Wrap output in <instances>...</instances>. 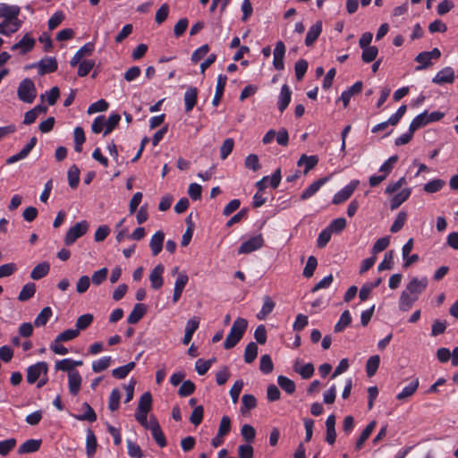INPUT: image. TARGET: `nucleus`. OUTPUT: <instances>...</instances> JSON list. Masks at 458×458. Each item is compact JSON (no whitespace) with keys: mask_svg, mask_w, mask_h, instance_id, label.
<instances>
[{"mask_svg":"<svg viewBox=\"0 0 458 458\" xmlns=\"http://www.w3.org/2000/svg\"><path fill=\"white\" fill-rule=\"evenodd\" d=\"M95 66V61L94 60H83L79 64L78 67V75L80 77H85L87 76L92 68Z\"/></svg>","mask_w":458,"mask_h":458,"instance_id":"nucleus-57","label":"nucleus"},{"mask_svg":"<svg viewBox=\"0 0 458 458\" xmlns=\"http://www.w3.org/2000/svg\"><path fill=\"white\" fill-rule=\"evenodd\" d=\"M151 431L152 437L155 439L156 443L160 447H165L166 445L165 437L157 422V420L151 419L149 421V428H148Z\"/></svg>","mask_w":458,"mask_h":458,"instance_id":"nucleus-14","label":"nucleus"},{"mask_svg":"<svg viewBox=\"0 0 458 458\" xmlns=\"http://www.w3.org/2000/svg\"><path fill=\"white\" fill-rule=\"evenodd\" d=\"M89 225L86 220L76 223L66 233L64 242V244L70 246L73 244L79 238L87 233Z\"/></svg>","mask_w":458,"mask_h":458,"instance_id":"nucleus-3","label":"nucleus"},{"mask_svg":"<svg viewBox=\"0 0 458 458\" xmlns=\"http://www.w3.org/2000/svg\"><path fill=\"white\" fill-rule=\"evenodd\" d=\"M292 91L287 84H284L281 87L280 94L277 101V107L281 113H283L291 102Z\"/></svg>","mask_w":458,"mask_h":458,"instance_id":"nucleus-16","label":"nucleus"},{"mask_svg":"<svg viewBox=\"0 0 458 458\" xmlns=\"http://www.w3.org/2000/svg\"><path fill=\"white\" fill-rule=\"evenodd\" d=\"M52 315L53 311L50 307L43 308L39 314L36 317L34 325L38 327H44L48 322Z\"/></svg>","mask_w":458,"mask_h":458,"instance_id":"nucleus-38","label":"nucleus"},{"mask_svg":"<svg viewBox=\"0 0 458 458\" xmlns=\"http://www.w3.org/2000/svg\"><path fill=\"white\" fill-rule=\"evenodd\" d=\"M83 365L82 360H74L71 358H65L60 360H57L55 364V370L66 371L68 375L70 372H76V367H80Z\"/></svg>","mask_w":458,"mask_h":458,"instance_id":"nucleus-13","label":"nucleus"},{"mask_svg":"<svg viewBox=\"0 0 458 458\" xmlns=\"http://www.w3.org/2000/svg\"><path fill=\"white\" fill-rule=\"evenodd\" d=\"M82 377L79 371L70 372L68 375V388L69 392L72 395H77L81 390Z\"/></svg>","mask_w":458,"mask_h":458,"instance_id":"nucleus-20","label":"nucleus"},{"mask_svg":"<svg viewBox=\"0 0 458 458\" xmlns=\"http://www.w3.org/2000/svg\"><path fill=\"white\" fill-rule=\"evenodd\" d=\"M259 369L262 373L269 374L273 371L274 364L268 354H264L260 358Z\"/></svg>","mask_w":458,"mask_h":458,"instance_id":"nucleus-55","label":"nucleus"},{"mask_svg":"<svg viewBox=\"0 0 458 458\" xmlns=\"http://www.w3.org/2000/svg\"><path fill=\"white\" fill-rule=\"evenodd\" d=\"M152 405V395L149 392H145L140 398L137 410L149 411Z\"/></svg>","mask_w":458,"mask_h":458,"instance_id":"nucleus-49","label":"nucleus"},{"mask_svg":"<svg viewBox=\"0 0 458 458\" xmlns=\"http://www.w3.org/2000/svg\"><path fill=\"white\" fill-rule=\"evenodd\" d=\"M199 318L198 317H193L192 318L187 321L185 326V333L182 339L183 344L187 345L190 344V342L192 339L194 332L199 328Z\"/></svg>","mask_w":458,"mask_h":458,"instance_id":"nucleus-18","label":"nucleus"},{"mask_svg":"<svg viewBox=\"0 0 458 458\" xmlns=\"http://www.w3.org/2000/svg\"><path fill=\"white\" fill-rule=\"evenodd\" d=\"M234 146V140L232 138H227L224 140L220 147V157L225 160L232 153Z\"/></svg>","mask_w":458,"mask_h":458,"instance_id":"nucleus-51","label":"nucleus"},{"mask_svg":"<svg viewBox=\"0 0 458 458\" xmlns=\"http://www.w3.org/2000/svg\"><path fill=\"white\" fill-rule=\"evenodd\" d=\"M165 267L162 264L157 265L149 274L150 285L154 290L160 289L164 284L163 273Z\"/></svg>","mask_w":458,"mask_h":458,"instance_id":"nucleus-12","label":"nucleus"},{"mask_svg":"<svg viewBox=\"0 0 458 458\" xmlns=\"http://www.w3.org/2000/svg\"><path fill=\"white\" fill-rule=\"evenodd\" d=\"M454 81V71L449 66L440 70L432 79V81L437 84L453 83Z\"/></svg>","mask_w":458,"mask_h":458,"instance_id":"nucleus-15","label":"nucleus"},{"mask_svg":"<svg viewBox=\"0 0 458 458\" xmlns=\"http://www.w3.org/2000/svg\"><path fill=\"white\" fill-rule=\"evenodd\" d=\"M135 368V362L131 361L123 366L118 367L112 370V376L117 379L125 378L128 374Z\"/></svg>","mask_w":458,"mask_h":458,"instance_id":"nucleus-35","label":"nucleus"},{"mask_svg":"<svg viewBox=\"0 0 458 458\" xmlns=\"http://www.w3.org/2000/svg\"><path fill=\"white\" fill-rule=\"evenodd\" d=\"M376 424L377 423L375 420L370 421L364 428V430L361 432L360 437L357 439L355 444V448L357 450H360L363 447L364 443L367 441V439L369 437L370 434L374 430Z\"/></svg>","mask_w":458,"mask_h":458,"instance_id":"nucleus-32","label":"nucleus"},{"mask_svg":"<svg viewBox=\"0 0 458 458\" xmlns=\"http://www.w3.org/2000/svg\"><path fill=\"white\" fill-rule=\"evenodd\" d=\"M42 444L41 439H29L19 446L18 454H25L35 453L39 450Z\"/></svg>","mask_w":458,"mask_h":458,"instance_id":"nucleus-23","label":"nucleus"},{"mask_svg":"<svg viewBox=\"0 0 458 458\" xmlns=\"http://www.w3.org/2000/svg\"><path fill=\"white\" fill-rule=\"evenodd\" d=\"M37 66L38 68L39 74L54 72L58 67L55 57L43 58L38 63Z\"/></svg>","mask_w":458,"mask_h":458,"instance_id":"nucleus-17","label":"nucleus"},{"mask_svg":"<svg viewBox=\"0 0 458 458\" xmlns=\"http://www.w3.org/2000/svg\"><path fill=\"white\" fill-rule=\"evenodd\" d=\"M127 449H128V455L131 458H142L143 457V452L140 448V446L136 444L135 442L127 439Z\"/></svg>","mask_w":458,"mask_h":458,"instance_id":"nucleus-54","label":"nucleus"},{"mask_svg":"<svg viewBox=\"0 0 458 458\" xmlns=\"http://www.w3.org/2000/svg\"><path fill=\"white\" fill-rule=\"evenodd\" d=\"M318 266V260L314 256H310L308 258L306 266L304 267L302 275L306 278H310L314 275V272Z\"/></svg>","mask_w":458,"mask_h":458,"instance_id":"nucleus-52","label":"nucleus"},{"mask_svg":"<svg viewBox=\"0 0 458 458\" xmlns=\"http://www.w3.org/2000/svg\"><path fill=\"white\" fill-rule=\"evenodd\" d=\"M277 383L279 386L289 394H293L296 389L295 383L285 376H279L277 377Z\"/></svg>","mask_w":458,"mask_h":458,"instance_id":"nucleus-48","label":"nucleus"},{"mask_svg":"<svg viewBox=\"0 0 458 458\" xmlns=\"http://www.w3.org/2000/svg\"><path fill=\"white\" fill-rule=\"evenodd\" d=\"M18 98L28 104H31L37 98V89L33 81L30 78L23 79L17 89Z\"/></svg>","mask_w":458,"mask_h":458,"instance_id":"nucleus-2","label":"nucleus"},{"mask_svg":"<svg viewBox=\"0 0 458 458\" xmlns=\"http://www.w3.org/2000/svg\"><path fill=\"white\" fill-rule=\"evenodd\" d=\"M328 181V177L320 178L312 182L301 194V199L306 200L315 195L319 189Z\"/></svg>","mask_w":458,"mask_h":458,"instance_id":"nucleus-19","label":"nucleus"},{"mask_svg":"<svg viewBox=\"0 0 458 458\" xmlns=\"http://www.w3.org/2000/svg\"><path fill=\"white\" fill-rule=\"evenodd\" d=\"M248 327V322L245 318H237L227 335L225 341L224 343V347L225 349H231L234 347L242 339L243 334L245 333Z\"/></svg>","mask_w":458,"mask_h":458,"instance_id":"nucleus-1","label":"nucleus"},{"mask_svg":"<svg viewBox=\"0 0 458 458\" xmlns=\"http://www.w3.org/2000/svg\"><path fill=\"white\" fill-rule=\"evenodd\" d=\"M165 234L162 231L156 232L149 242V247L153 256L158 255L163 248Z\"/></svg>","mask_w":458,"mask_h":458,"instance_id":"nucleus-21","label":"nucleus"},{"mask_svg":"<svg viewBox=\"0 0 458 458\" xmlns=\"http://www.w3.org/2000/svg\"><path fill=\"white\" fill-rule=\"evenodd\" d=\"M258 345L254 342L249 343L244 351V361L246 363L253 362L258 356Z\"/></svg>","mask_w":458,"mask_h":458,"instance_id":"nucleus-43","label":"nucleus"},{"mask_svg":"<svg viewBox=\"0 0 458 458\" xmlns=\"http://www.w3.org/2000/svg\"><path fill=\"white\" fill-rule=\"evenodd\" d=\"M257 406V400L252 394H243L242 397L241 412L242 414L247 413L250 410L254 409Z\"/></svg>","mask_w":458,"mask_h":458,"instance_id":"nucleus-39","label":"nucleus"},{"mask_svg":"<svg viewBox=\"0 0 458 458\" xmlns=\"http://www.w3.org/2000/svg\"><path fill=\"white\" fill-rule=\"evenodd\" d=\"M111 362L112 358L110 356H103L92 362V370L95 373H100L106 370L111 365Z\"/></svg>","mask_w":458,"mask_h":458,"instance_id":"nucleus-40","label":"nucleus"},{"mask_svg":"<svg viewBox=\"0 0 458 458\" xmlns=\"http://www.w3.org/2000/svg\"><path fill=\"white\" fill-rule=\"evenodd\" d=\"M16 445L15 438L0 441V455H7Z\"/></svg>","mask_w":458,"mask_h":458,"instance_id":"nucleus-61","label":"nucleus"},{"mask_svg":"<svg viewBox=\"0 0 458 458\" xmlns=\"http://www.w3.org/2000/svg\"><path fill=\"white\" fill-rule=\"evenodd\" d=\"M121 120V115L117 113H112L108 119H106V129L104 130V135L106 136L112 132V131L118 125Z\"/></svg>","mask_w":458,"mask_h":458,"instance_id":"nucleus-47","label":"nucleus"},{"mask_svg":"<svg viewBox=\"0 0 458 458\" xmlns=\"http://www.w3.org/2000/svg\"><path fill=\"white\" fill-rule=\"evenodd\" d=\"M67 177L70 187L77 188L80 182V169L77 165H73L69 168Z\"/></svg>","mask_w":458,"mask_h":458,"instance_id":"nucleus-46","label":"nucleus"},{"mask_svg":"<svg viewBox=\"0 0 458 458\" xmlns=\"http://www.w3.org/2000/svg\"><path fill=\"white\" fill-rule=\"evenodd\" d=\"M97 437L91 429L87 430L86 436V453L89 458H92L97 449Z\"/></svg>","mask_w":458,"mask_h":458,"instance_id":"nucleus-31","label":"nucleus"},{"mask_svg":"<svg viewBox=\"0 0 458 458\" xmlns=\"http://www.w3.org/2000/svg\"><path fill=\"white\" fill-rule=\"evenodd\" d=\"M264 245V238L261 233L254 235L243 242L238 249L239 254H248L259 250Z\"/></svg>","mask_w":458,"mask_h":458,"instance_id":"nucleus-5","label":"nucleus"},{"mask_svg":"<svg viewBox=\"0 0 458 458\" xmlns=\"http://www.w3.org/2000/svg\"><path fill=\"white\" fill-rule=\"evenodd\" d=\"M50 269V265L47 262H42L34 267L30 273V277L33 280H39L46 276Z\"/></svg>","mask_w":458,"mask_h":458,"instance_id":"nucleus-33","label":"nucleus"},{"mask_svg":"<svg viewBox=\"0 0 458 458\" xmlns=\"http://www.w3.org/2000/svg\"><path fill=\"white\" fill-rule=\"evenodd\" d=\"M21 7L16 4L0 3V19L3 21L16 20L19 18Z\"/></svg>","mask_w":458,"mask_h":458,"instance_id":"nucleus-9","label":"nucleus"},{"mask_svg":"<svg viewBox=\"0 0 458 458\" xmlns=\"http://www.w3.org/2000/svg\"><path fill=\"white\" fill-rule=\"evenodd\" d=\"M203 414H204V409L202 405L196 406L191 416H190V421L194 426H198L202 422L203 420Z\"/></svg>","mask_w":458,"mask_h":458,"instance_id":"nucleus-59","label":"nucleus"},{"mask_svg":"<svg viewBox=\"0 0 458 458\" xmlns=\"http://www.w3.org/2000/svg\"><path fill=\"white\" fill-rule=\"evenodd\" d=\"M406 217H407V215L405 212H403V211L400 212L397 215L396 218L394 219L393 225L390 227L391 233H394L399 232L404 225Z\"/></svg>","mask_w":458,"mask_h":458,"instance_id":"nucleus-60","label":"nucleus"},{"mask_svg":"<svg viewBox=\"0 0 458 458\" xmlns=\"http://www.w3.org/2000/svg\"><path fill=\"white\" fill-rule=\"evenodd\" d=\"M36 292V286L33 283H28L21 288L18 300L21 301H25L32 298Z\"/></svg>","mask_w":458,"mask_h":458,"instance_id":"nucleus-42","label":"nucleus"},{"mask_svg":"<svg viewBox=\"0 0 458 458\" xmlns=\"http://www.w3.org/2000/svg\"><path fill=\"white\" fill-rule=\"evenodd\" d=\"M346 226V220L344 217H339L336 219H334L330 225L327 227L330 232L333 233H340L342 232Z\"/></svg>","mask_w":458,"mask_h":458,"instance_id":"nucleus-62","label":"nucleus"},{"mask_svg":"<svg viewBox=\"0 0 458 458\" xmlns=\"http://www.w3.org/2000/svg\"><path fill=\"white\" fill-rule=\"evenodd\" d=\"M411 190L408 188L401 190L394 194L390 200V208L392 210L399 208L410 196Z\"/></svg>","mask_w":458,"mask_h":458,"instance_id":"nucleus-29","label":"nucleus"},{"mask_svg":"<svg viewBox=\"0 0 458 458\" xmlns=\"http://www.w3.org/2000/svg\"><path fill=\"white\" fill-rule=\"evenodd\" d=\"M380 363V357L378 355L370 356L366 363V373L368 377H372L376 374Z\"/></svg>","mask_w":458,"mask_h":458,"instance_id":"nucleus-45","label":"nucleus"},{"mask_svg":"<svg viewBox=\"0 0 458 458\" xmlns=\"http://www.w3.org/2000/svg\"><path fill=\"white\" fill-rule=\"evenodd\" d=\"M417 300V297H414L407 290L404 289L400 296L399 309L403 311H408Z\"/></svg>","mask_w":458,"mask_h":458,"instance_id":"nucleus-28","label":"nucleus"},{"mask_svg":"<svg viewBox=\"0 0 458 458\" xmlns=\"http://www.w3.org/2000/svg\"><path fill=\"white\" fill-rule=\"evenodd\" d=\"M81 407L84 410V412L81 414L72 415L74 419L80 421L87 420L89 422H94L97 420V414L88 403H83Z\"/></svg>","mask_w":458,"mask_h":458,"instance_id":"nucleus-25","label":"nucleus"},{"mask_svg":"<svg viewBox=\"0 0 458 458\" xmlns=\"http://www.w3.org/2000/svg\"><path fill=\"white\" fill-rule=\"evenodd\" d=\"M195 391V385L191 380L183 381L178 390V394L182 397L191 395Z\"/></svg>","mask_w":458,"mask_h":458,"instance_id":"nucleus-63","label":"nucleus"},{"mask_svg":"<svg viewBox=\"0 0 458 458\" xmlns=\"http://www.w3.org/2000/svg\"><path fill=\"white\" fill-rule=\"evenodd\" d=\"M108 106H109L108 103L105 99H99V100L94 102L93 104H91L88 107L87 112L89 114L98 113V112H104V111L107 110Z\"/></svg>","mask_w":458,"mask_h":458,"instance_id":"nucleus-58","label":"nucleus"},{"mask_svg":"<svg viewBox=\"0 0 458 458\" xmlns=\"http://www.w3.org/2000/svg\"><path fill=\"white\" fill-rule=\"evenodd\" d=\"M352 322V317L349 310H344L338 320V322L335 325V332L340 333L344 330L346 327H348Z\"/></svg>","mask_w":458,"mask_h":458,"instance_id":"nucleus-41","label":"nucleus"},{"mask_svg":"<svg viewBox=\"0 0 458 458\" xmlns=\"http://www.w3.org/2000/svg\"><path fill=\"white\" fill-rule=\"evenodd\" d=\"M146 313V306L142 303H137L131 313L129 314L127 318V322L129 324H136L138 323L144 314Z\"/></svg>","mask_w":458,"mask_h":458,"instance_id":"nucleus-30","label":"nucleus"},{"mask_svg":"<svg viewBox=\"0 0 458 458\" xmlns=\"http://www.w3.org/2000/svg\"><path fill=\"white\" fill-rule=\"evenodd\" d=\"M22 25V21L17 18L16 20L2 21L0 22V34L9 37L17 32Z\"/></svg>","mask_w":458,"mask_h":458,"instance_id":"nucleus-10","label":"nucleus"},{"mask_svg":"<svg viewBox=\"0 0 458 458\" xmlns=\"http://www.w3.org/2000/svg\"><path fill=\"white\" fill-rule=\"evenodd\" d=\"M285 55V46L283 41H277L273 51V66L277 71L284 69V58Z\"/></svg>","mask_w":458,"mask_h":458,"instance_id":"nucleus-8","label":"nucleus"},{"mask_svg":"<svg viewBox=\"0 0 458 458\" xmlns=\"http://www.w3.org/2000/svg\"><path fill=\"white\" fill-rule=\"evenodd\" d=\"M419 386L418 380L411 381L409 385L404 386L403 390L396 395V399L400 401H404L407 398L411 397Z\"/></svg>","mask_w":458,"mask_h":458,"instance_id":"nucleus-37","label":"nucleus"},{"mask_svg":"<svg viewBox=\"0 0 458 458\" xmlns=\"http://www.w3.org/2000/svg\"><path fill=\"white\" fill-rule=\"evenodd\" d=\"M198 89L195 87H190L184 93V106L185 112H191L197 103Z\"/></svg>","mask_w":458,"mask_h":458,"instance_id":"nucleus-22","label":"nucleus"},{"mask_svg":"<svg viewBox=\"0 0 458 458\" xmlns=\"http://www.w3.org/2000/svg\"><path fill=\"white\" fill-rule=\"evenodd\" d=\"M35 45V38L30 33H26L17 43L12 46L11 50L19 51L20 55H25L30 52Z\"/></svg>","mask_w":458,"mask_h":458,"instance_id":"nucleus-7","label":"nucleus"},{"mask_svg":"<svg viewBox=\"0 0 458 458\" xmlns=\"http://www.w3.org/2000/svg\"><path fill=\"white\" fill-rule=\"evenodd\" d=\"M276 303L269 296H265L263 299V305L260 311L257 314L259 319H264L268 314H270Z\"/></svg>","mask_w":458,"mask_h":458,"instance_id":"nucleus-36","label":"nucleus"},{"mask_svg":"<svg viewBox=\"0 0 458 458\" xmlns=\"http://www.w3.org/2000/svg\"><path fill=\"white\" fill-rule=\"evenodd\" d=\"M322 31V23L318 21L313 24L308 30L305 38V45L310 47L318 39Z\"/></svg>","mask_w":458,"mask_h":458,"instance_id":"nucleus-26","label":"nucleus"},{"mask_svg":"<svg viewBox=\"0 0 458 458\" xmlns=\"http://www.w3.org/2000/svg\"><path fill=\"white\" fill-rule=\"evenodd\" d=\"M64 19V14L62 11H56L48 20L47 25L50 30H55L59 26Z\"/></svg>","mask_w":458,"mask_h":458,"instance_id":"nucleus-64","label":"nucleus"},{"mask_svg":"<svg viewBox=\"0 0 458 458\" xmlns=\"http://www.w3.org/2000/svg\"><path fill=\"white\" fill-rule=\"evenodd\" d=\"M318 162L317 156H307L301 155L297 162L298 166H304V174H307L311 169H313Z\"/></svg>","mask_w":458,"mask_h":458,"instance_id":"nucleus-27","label":"nucleus"},{"mask_svg":"<svg viewBox=\"0 0 458 458\" xmlns=\"http://www.w3.org/2000/svg\"><path fill=\"white\" fill-rule=\"evenodd\" d=\"M94 317L92 314L87 313L80 316L76 320V330L80 333L88 328L93 322Z\"/></svg>","mask_w":458,"mask_h":458,"instance_id":"nucleus-44","label":"nucleus"},{"mask_svg":"<svg viewBox=\"0 0 458 458\" xmlns=\"http://www.w3.org/2000/svg\"><path fill=\"white\" fill-rule=\"evenodd\" d=\"M121 399V393L119 389L114 388L109 395L108 408L110 411H114L119 408Z\"/></svg>","mask_w":458,"mask_h":458,"instance_id":"nucleus-53","label":"nucleus"},{"mask_svg":"<svg viewBox=\"0 0 458 458\" xmlns=\"http://www.w3.org/2000/svg\"><path fill=\"white\" fill-rule=\"evenodd\" d=\"M227 81V77L225 74H219L217 77L216 86V92L215 96L212 100V105L216 106H218L219 102L221 101V98L224 94L225 87Z\"/></svg>","mask_w":458,"mask_h":458,"instance_id":"nucleus-24","label":"nucleus"},{"mask_svg":"<svg viewBox=\"0 0 458 458\" xmlns=\"http://www.w3.org/2000/svg\"><path fill=\"white\" fill-rule=\"evenodd\" d=\"M427 277H423L422 279L414 277L409 282L405 290H407L411 295L417 297L418 299L419 295L427 288Z\"/></svg>","mask_w":458,"mask_h":458,"instance_id":"nucleus-11","label":"nucleus"},{"mask_svg":"<svg viewBox=\"0 0 458 458\" xmlns=\"http://www.w3.org/2000/svg\"><path fill=\"white\" fill-rule=\"evenodd\" d=\"M215 361V359H210L205 360L203 359H199L195 362V369L199 375H205L208 370L210 369L212 363Z\"/></svg>","mask_w":458,"mask_h":458,"instance_id":"nucleus-56","label":"nucleus"},{"mask_svg":"<svg viewBox=\"0 0 458 458\" xmlns=\"http://www.w3.org/2000/svg\"><path fill=\"white\" fill-rule=\"evenodd\" d=\"M48 365L46 361H38L27 369L26 379L29 384H34L41 376L47 374Z\"/></svg>","mask_w":458,"mask_h":458,"instance_id":"nucleus-4","label":"nucleus"},{"mask_svg":"<svg viewBox=\"0 0 458 458\" xmlns=\"http://www.w3.org/2000/svg\"><path fill=\"white\" fill-rule=\"evenodd\" d=\"M359 184L360 182L358 180H352L347 185L334 195L332 203L339 205L346 201L352 195Z\"/></svg>","mask_w":458,"mask_h":458,"instance_id":"nucleus-6","label":"nucleus"},{"mask_svg":"<svg viewBox=\"0 0 458 458\" xmlns=\"http://www.w3.org/2000/svg\"><path fill=\"white\" fill-rule=\"evenodd\" d=\"M378 54V49L377 47L372 46L369 47L362 48L361 59L364 63H371L373 62Z\"/></svg>","mask_w":458,"mask_h":458,"instance_id":"nucleus-50","label":"nucleus"},{"mask_svg":"<svg viewBox=\"0 0 458 458\" xmlns=\"http://www.w3.org/2000/svg\"><path fill=\"white\" fill-rule=\"evenodd\" d=\"M429 123V114L428 111H424L421 114H418L410 123V131H415L420 127L428 124Z\"/></svg>","mask_w":458,"mask_h":458,"instance_id":"nucleus-34","label":"nucleus"}]
</instances>
